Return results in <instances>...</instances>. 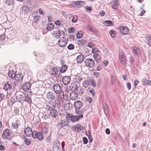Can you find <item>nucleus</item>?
<instances>
[{"label":"nucleus","mask_w":151,"mask_h":151,"mask_svg":"<svg viewBox=\"0 0 151 151\" xmlns=\"http://www.w3.org/2000/svg\"><path fill=\"white\" fill-rule=\"evenodd\" d=\"M66 119L69 122H75L79 120L81 118H83V114L75 116L71 114L67 113L66 114Z\"/></svg>","instance_id":"1"},{"label":"nucleus","mask_w":151,"mask_h":151,"mask_svg":"<svg viewBox=\"0 0 151 151\" xmlns=\"http://www.w3.org/2000/svg\"><path fill=\"white\" fill-rule=\"evenodd\" d=\"M53 89L56 94H60V96L61 99L64 98V95L63 91H62L61 86L58 84H56L53 86Z\"/></svg>","instance_id":"2"},{"label":"nucleus","mask_w":151,"mask_h":151,"mask_svg":"<svg viewBox=\"0 0 151 151\" xmlns=\"http://www.w3.org/2000/svg\"><path fill=\"white\" fill-rule=\"evenodd\" d=\"M85 63L86 66L89 68L93 67L95 64L94 60L90 58L86 59L85 60Z\"/></svg>","instance_id":"3"},{"label":"nucleus","mask_w":151,"mask_h":151,"mask_svg":"<svg viewBox=\"0 0 151 151\" xmlns=\"http://www.w3.org/2000/svg\"><path fill=\"white\" fill-rule=\"evenodd\" d=\"M2 137L5 139H11V137L10 134V132L8 129H6L3 131L2 135Z\"/></svg>","instance_id":"4"},{"label":"nucleus","mask_w":151,"mask_h":151,"mask_svg":"<svg viewBox=\"0 0 151 151\" xmlns=\"http://www.w3.org/2000/svg\"><path fill=\"white\" fill-rule=\"evenodd\" d=\"M68 42V39L65 37H61L58 41L59 46L61 47H65Z\"/></svg>","instance_id":"5"},{"label":"nucleus","mask_w":151,"mask_h":151,"mask_svg":"<svg viewBox=\"0 0 151 151\" xmlns=\"http://www.w3.org/2000/svg\"><path fill=\"white\" fill-rule=\"evenodd\" d=\"M31 86V83L28 82L23 84L22 88L23 91L26 92H30Z\"/></svg>","instance_id":"6"},{"label":"nucleus","mask_w":151,"mask_h":151,"mask_svg":"<svg viewBox=\"0 0 151 151\" xmlns=\"http://www.w3.org/2000/svg\"><path fill=\"white\" fill-rule=\"evenodd\" d=\"M119 56L121 63L122 64L125 65L126 63V60L124 53L122 51H121L119 52Z\"/></svg>","instance_id":"7"},{"label":"nucleus","mask_w":151,"mask_h":151,"mask_svg":"<svg viewBox=\"0 0 151 151\" xmlns=\"http://www.w3.org/2000/svg\"><path fill=\"white\" fill-rule=\"evenodd\" d=\"M120 32L123 34L126 35L128 34L129 29L126 26H121L119 28Z\"/></svg>","instance_id":"8"},{"label":"nucleus","mask_w":151,"mask_h":151,"mask_svg":"<svg viewBox=\"0 0 151 151\" xmlns=\"http://www.w3.org/2000/svg\"><path fill=\"white\" fill-rule=\"evenodd\" d=\"M70 98L72 100H75L78 99V94L76 92H72L70 93Z\"/></svg>","instance_id":"9"},{"label":"nucleus","mask_w":151,"mask_h":151,"mask_svg":"<svg viewBox=\"0 0 151 151\" xmlns=\"http://www.w3.org/2000/svg\"><path fill=\"white\" fill-rule=\"evenodd\" d=\"M83 105L81 101H77L74 102L73 106L76 109H79L83 106Z\"/></svg>","instance_id":"10"},{"label":"nucleus","mask_w":151,"mask_h":151,"mask_svg":"<svg viewBox=\"0 0 151 151\" xmlns=\"http://www.w3.org/2000/svg\"><path fill=\"white\" fill-rule=\"evenodd\" d=\"M47 98L50 100L54 99L55 98V94L52 92H49L47 94Z\"/></svg>","instance_id":"11"},{"label":"nucleus","mask_w":151,"mask_h":151,"mask_svg":"<svg viewBox=\"0 0 151 151\" xmlns=\"http://www.w3.org/2000/svg\"><path fill=\"white\" fill-rule=\"evenodd\" d=\"M21 11L22 12V13H24L25 14H27L29 12V9L28 6L27 5L23 6L21 9Z\"/></svg>","instance_id":"12"},{"label":"nucleus","mask_w":151,"mask_h":151,"mask_svg":"<svg viewBox=\"0 0 151 151\" xmlns=\"http://www.w3.org/2000/svg\"><path fill=\"white\" fill-rule=\"evenodd\" d=\"M60 143L58 141L54 144L53 146V151H60Z\"/></svg>","instance_id":"13"},{"label":"nucleus","mask_w":151,"mask_h":151,"mask_svg":"<svg viewBox=\"0 0 151 151\" xmlns=\"http://www.w3.org/2000/svg\"><path fill=\"white\" fill-rule=\"evenodd\" d=\"M23 76L21 73H19L16 75L15 77V80L18 82H20L23 79Z\"/></svg>","instance_id":"14"},{"label":"nucleus","mask_w":151,"mask_h":151,"mask_svg":"<svg viewBox=\"0 0 151 151\" xmlns=\"http://www.w3.org/2000/svg\"><path fill=\"white\" fill-rule=\"evenodd\" d=\"M58 71L57 68L53 67L51 68L50 72L51 74L55 76L58 74Z\"/></svg>","instance_id":"15"},{"label":"nucleus","mask_w":151,"mask_h":151,"mask_svg":"<svg viewBox=\"0 0 151 151\" xmlns=\"http://www.w3.org/2000/svg\"><path fill=\"white\" fill-rule=\"evenodd\" d=\"M70 78L69 76H65L64 77L63 79V83L65 85H68L70 81Z\"/></svg>","instance_id":"16"},{"label":"nucleus","mask_w":151,"mask_h":151,"mask_svg":"<svg viewBox=\"0 0 151 151\" xmlns=\"http://www.w3.org/2000/svg\"><path fill=\"white\" fill-rule=\"evenodd\" d=\"M32 130L29 127L26 128L24 130L25 134L27 136H30L32 133Z\"/></svg>","instance_id":"17"},{"label":"nucleus","mask_w":151,"mask_h":151,"mask_svg":"<svg viewBox=\"0 0 151 151\" xmlns=\"http://www.w3.org/2000/svg\"><path fill=\"white\" fill-rule=\"evenodd\" d=\"M77 62L79 63H81L84 60V56L82 55H80L77 57L76 58Z\"/></svg>","instance_id":"18"},{"label":"nucleus","mask_w":151,"mask_h":151,"mask_svg":"<svg viewBox=\"0 0 151 151\" xmlns=\"http://www.w3.org/2000/svg\"><path fill=\"white\" fill-rule=\"evenodd\" d=\"M50 114L52 117L55 118L58 115L57 111L55 109H52L50 111Z\"/></svg>","instance_id":"19"},{"label":"nucleus","mask_w":151,"mask_h":151,"mask_svg":"<svg viewBox=\"0 0 151 151\" xmlns=\"http://www.w3.org/2000/svg\"><path fill=\"white\" fill-rule=\"evenodd\" d=\"M52 34L54 36L58 38H59L61 35L60 31L59 30L54 31Z\"/></svg>","instance_id":"20"},{"label":"nucleus","mask_w":151,"mask_h":151,"mask_svg":"<svg viewBox=\"0 0 151 151\" xmlns=\"http://www.w3.org/2000/svg\"><path fill=\"white\" fill-rule=\"evenodd\" d=\"M112 7L114 9H117V6L118 5V1L116 0H113L111 2Z\"/></svg>","instance_id":"21"},{"label":"nucleus","mask_w":151,"mask_h":151,"mask_svg":"<svg viewBox=\"0 0 151 151\" xmlns=\"http://www.w3.org/2000/svg\"><path fill=\"white\" fill-rule=\"evenodd\" d=\"M8 75L9 77L12 79L15 78L16 76L15 72L13 70H10L8 73Z\"/></svg>","instance_id":"22"},{"label":"nucleus","mask_w":151,"mask_h":151,"mask_svg":"<svg viewBox=\"0 0 151 151\" xmlns=\"http://www.w3.org/2000/svg\"><path fill=\"white\" fill-rule=\"evenodd\" d=\"M46 109L48 110H50L53 109L55 108V106L53 105V104L51 103H49L46 105Z\"/></svg>","instance_id":"23"},{"label":"nucleus","mask_w":151,"mask_h":151,"mask_svg":"<svg viewBox=\"0 0 151 151\" xmlns=\"http://www.w3.org/2000/svg\"><path fill=\"white\" fill-rule=\"evenodd\" d=\"M54 25L53 24L49 23L47 24L46 29L48 31H50L54 28Z\"/></svg>","instance_id":"24"},{"label":"nucleus","mask_w":151,"mask_h":151,"mask_svg":"<svg viewBox=\"0 0 151 151\" xmlns=\"http://www.w3.org/2000/svg\"><path fill=\"white\" fill-rule=\"evenodd\" d=\"M93 57L96 61L98 63L101 62V56L98 54H95V55H93Z\"/></svg>","instance_id":"25"},{"label":"nucleus","mask_w":151,"mask_h":151,"mask_svg":"<svg viewBox=\"0 0 151 151\" xmlns=\"http://www.w3.org/2000/svg\"><path fill=\"white\" fill-rule=\"evenodd\" d=\"M4 88L6 90H8L12 88V86L10 84L6 83L4 85Z\"/></svg>","instance_id":"26"},{"label":"nucleus","mask_w":151,"mask_h":151,"mask_svg":"<svg viewBox=\"0 0 151 151\" xmlns=\"http://www.w3.org/2000/svg\"><path fill=\"white\" fill-rule=\"evenodd\" d=\"M82 85L83 87L86 88L88 87L89 85V79H88L87 80H85L82 83Z\"/></svg>","instance_id":"27"},{"label":"nucleus","mask_w":151,"mask_h":151,"mask_svg":"<svg viewBox=\"0 0 151 151\" xmlns=\"http://www.w3.org/2000/svg\"><path fill=\"white\" fill-rule=\"evenodd\" d=\"M20 92H17L15 93V96L17 99H19V101L22 100V96L20 94Z\"/></svg>","instance_id":"28"},{"label":"nucleus","mask_w":151,"mask_h":151,"mask_svg":"<svg viewBox=\"0 0 151 151\" xmlns=\"http://www.w3.org/2000/svg\"><path fill=\"white\" fill-rule=\"evenodd\" d=\"M104 112L105 114H108L109 112V106L106 104H104L103 105Z\"/></svg>","instance_id":"29"},{"label":"nucleus","mask_w":151,"mask_h":151,"mask_svg":"<svg viewBox=\"0 0 151 151\" xmlns=\"http://www.w3.org/2000/svg\"><path fill=\"white\" fill-rule=\"evenodd\" d=\"M88 79L89 82V85L91 84L94 87H95L96 86V84L94 81V79L92 78H89Z\"/></svg>","instance_id":"30"},{"label":"nucleus","mask_w":151,"mask_h":151,"mask_svg":"<svg viewBox=\"0 0 151 151\" xmlns=\"http://www.w3.org/2000/svg\"><path fill=\"white\" fill-rule=\"evenodd\" d=\"M24 142L27 146L29 145L31 143V142L29 139L24 137Z\"/></svg>","instance_id":"31"},{"label":"nucleus","mask_w":151,"mask_h":151,"mask_svg":"<svg viewBox=\"0 0 151 151\" xmlns=\"http://www.w3.org/2000/svg\"><path fill=\"white\" fill-rule=\"evenodd\" d=\"M37 138L39 140H42L44 138L43 133L42 132H38L37 135Z\"/></svg>","instance_id":"32"},{"label":"nucleus","mask_w":151,"mask_h":151,"mask_svg":"<svg viewBox=\"0 0 151 151\" xmlns=\"http://www.w3.org/2000/svg\"><path fill=\"white\" fill-rule=\"evenodd\" d=\"M81 126L79 124L77 125L74 127L73 129L76 131H80L81 130Z\"/></svg>","instance_id":"33"},{"label":"nucleus","mask_w":151,"mask_h":151,"mask_svg":"<svg viewBox=\"0 0 151 151\" xmlns=\"http://www.w3.org/2000/svg\"><path fill=\"white\" fill-rule=\"evenodd\" d=\"M67 68V66L66 65H64L61 67L60 72L62 73H63L66 70Z\"/></svg>","instance_id":"34"},{"label":"nucleus","mask_w":151,"mask_h":151,"mask_svg":"<svg viewBox=\"0 0 151 151\" xmlns=\"http://www.w3.org/2000/svg\"><path fill=\"white\" fill-rule=\"evenodd\" d=\"M83 2L82 1H73L72 3L73 5H74L75 6L81 5V4H83Z\"/></svg>","instance_id":"35"},{"label":"nucleus","mask_w":151,"mask_h":151,"mask_svg":"<svg viewBox=\"0 0 151 151\" xmlns=\"http://www.w3.org/2000/svg\"><path fill=\"white\" fill-rule=\"evenodd\" d=\"M102 50V51L101 52V53L102 55H105L107 54L108 52V49L105 47H103Z\"/></svg>","instance_id":"36"},{"label":"nucleus","mask_w":151,"mask_h":151,"mask_svg":"<svg viewBox=\"0 0 151 151\" xmlns=\"http://www.w3.org/2000/svg\"><path fill=\"white\" fill-rule=\"evenodd\" d=\"M5 4L8 5H11L14 4L13 0H5Z\"/></svg>","instance_id":"37"},{"label":"nucleus","mask_w":151,"mask_h":151,"mask_svg":"<svg viewBox=\"0 0 151 151\" xmlns=\"http://www.w3.org/2000/svg\"><path fill=\"white\" fill-rule=\"evenodd\" d=\"M147 40V43L148 45L151 46V38L150 36L147 35V37H145Z\"/></svg>","instance_id":"38"},{"label":"nucleus","mask_w":151,"mask_h":151,"mask_svg":"<svg viewBox=\"0 0 151 151\" xmlns=\"http://www.w3.org/2000/svg\"><path fill=\"white\" fill-rule=\"evenodd\" d=\"M92 52L94 54L93 55H95V54H97L98 53H99V51L97 48H94L92 49Z\"/></svg>","instance_id":"39"},{"label":"nucleus","mask_w":151,"mask_h":151,"mask_svg":"<svg viewBox=\"0 0 151 151\" xmlns=\"http://www.w3.org/2000/svg\"><path fill=\"white\" fill-rule=\"evenodd\" d=\"M83 34L81 31L78 32L76 34V36L77 38L80 39L83 36Z\"/></svg>","instance_id":"40"},{"label":"nucleus","mask_w":151,"mask_h":151,"mask_svg":"<svg viewBox=\"0 0 151 151\" xmlns=\"http://www.w3.org/2000/svg\"><path fill=\"white\" fill-rule=\"evenodd\" d=\"M77 81L78 83H80L83 79V77L81 76H77L76 77Z\"/></svg>","instance_id":"41"},{"label":"nucleus","mask_w":151,"mask_h":151,"mask_svg":"<svg viewBox=\"0 0 151 151\" xmlns=\"http://www.w3.org/2000/svg\"><path fill=\"white\" fill-rule=\"evenodd\" d=\"M38 133V132L36 131H33L32 133V137L34 138H36L37 137V135Z\"/></svg>","instance_id":"42"},{"label":"nucleus","mask_w":151,"mask_h":151,"mask_svg":"<svg viewBox=\"0 0 151 151\" xmlns=\"http://www.w3.org/2000/svg\"><path fill=\"white\" fill-rule=\"evenodd\" d=\"M112 24V22L109 20L106 21L104 22V24L108 26H110Z\"/></svg>","instance_id":"43"},{"label":"nucleus","mask_w":151,"mask_h":151,"mask_svg":"<svg viewBox=\"0 0 151 151\" xmlns=\"http://www.w3.org/2000/svg\"><path fill=\"white\" fill-rule=\"evenodd\" d=\"M42 130L44 133H47L48 131V128L47 126H45L43 128Z\"/></svg>","instance_id":"44"},{"label":"nucleus","mask_w":151,"mask_h":151,"mask_svg":"<svg viewBox=\"0 0 151 151\" xmlns=\"http://www.w3.org/2000/svg\"><path fill=\"white\" fill-rule=\"evenodd\" d=\"M33 18V21L35 22H37L38 21H39V17L37 15H36L35 16H34Z\"/></svg>","instance_id":"45"},{"label":"nucleus","mask_w":151,"mask_h":151,"mask_svg":"<svg viewBox=\"0 0 151 151\" xmlns=\"http://www.w3.org/2000/svg\"><path fill=\"white\" fill-rule=\"evenodd\" d=\"M12 127L14 129H17L18 127V124L16 122H13L12 124Z\"/></svg>","instance_id":"46"},{"label":"nucleus","mask_w":151,"mask_h":151,"mask_svg":"<svg viewBox=\"0 0 151 151\" xmlns=\"http://www.w3.org/2000/svg\"><path fill=\"white\" fill-rule=\"evenodd\" d=\"M68 32L70 33H73L75 31V29L73 27H70L68 28Z\"/></svg>","instance_id":"47"},{"label":"nucleus","mask_w":151,"mask_h":151,"mask_svg":"<svg viewBox=\"0 0 151 151\" xmlns=\"http://www.w3.org/2000/svg\"><path fill=\"white\" fill-rule=\"evenodd\" d=\"M77 20V17L76 16H73L72 18V22L73 23H76Z\"/></svg>","instance_id":"48"},{"label":"nucleus","mask_w":151,"mask_h":151,"mask_svg":"<svg viewBox=\"0 0 151 151\" xmlns=\"http://www.w3.org/2000/svg\"><path fill=\"white\" fill-rule=\"evenodd\" d=\"M85 9L86 12H90L92 10L91 7H90L88 6H86Z\"/></svg>","instance_id":"49"},{"label":"nucleus","mask_w":151,"mask_h":151,"mask_svg":"<svg viewBox=\"0 0 151 151\" xmlns=\"http://www.w3.org/2000/svg\"><path fill=\"white\" fill-rule=\"evenodd\" d=\"M109 34L112 37H114L115 35V32L113 31H110L109 32Z\"/></svg>","instance_id":"50"},{"label":"nucleus","mask_w":151,"mask_h":151,"mask_svg":"<svg viewBox=\"0 0 151 151\" xmlns=\"http://www.w3.org/2000/svg\"><path fill=\"white\" fill-rule=\"evenodd\" d=\"M68 49L69 50H71L74 49V47L73 45L70 44L67 47Z\"/></svg>","instance_id":"51"},{"label":"nucleus","mask_w":151,"mask_h":151,"mask_svg":"<svg viewBox=\"0 0 151 151\" xmlns=\"http://www.w3.org/2000/svg\"><path fill=\"white\" fill-rule=\"evenodd\" d=\"M64 107L67 109H69L70 108V104L69 103H65L64 105Z\"/></svg>","instance_id":"52"},{"label":"nucleus","mask_w":151,"mask_h":151,"mask_svg":"<svg viewBox=\"0 0 151 151\" xmlns=\"http://www.w3.org/2000/svg\"><path fill=\"white\" fill-rule=\"evenodd\" d=\"M78 91L79 93H81L82 95H83L84 91L83 88H78Z\"/></svg>","instance_id":"53"},{"label":"nucleus","mask_w":151,"mask_h":151,"mask_svg":"<svg viewBox=\"0 0 151 151\" xmlns=\"http://www.w3.org/2000/svg\"><path fill=\"white\" fill-rule=\"evenodd\" d=\"M88 47L92 48L94 46L95 44L92 42H90L88 43Z\"/></svg>","instance_id":"54"},{"label":"nucleus","mask_w":151,"mask_h":151,"mask_svg":"<svg viewBox=\"0 0 151 151\" xmlns=\"http://www.w3.org/2000/svg\"><path fill=\"white\" fill-rule=\"evenodd\" d=\"M88 28L91 31L93 32L94 33H95L96 32V30H95L93 27H88Z\"/></svg>","instance_id":"55"},{"label":"nucleus","mask_w":151,"mask_h":151,"mask_svg":"<svg viewBox=\"0 0 151 151\" xmlns=\"http://www.w3.org/2000/svg\"><path fill=\"white\" fill-rule=\"evenodd\" d=\"M83 141L84 144H86L88 142V140L86 137H84L83 139Z\"/></svg>","instance_id":"56"},{"label":"nucleus","mask_w":151,"mask_h":151,"mask_svg":"<svg viewBox=\"0 0 151 151\" xmlns=\"http://www.w3.org/2000/svg\"><path fill=\"white\" fill-rule=\"evenodd\" d=\"M127 88L128 90H130L131 88V83H128L127 84Z\"/></svg>","instance_id":"57"},{"label":"nucleus","mask_w":151,"mask_h":151,"mask_svg":"<svg viewBox=\"0 0 151 151\" xmlns=\"http://www.w3.org/2000/svg\"><path fill=\"white\" fill-rule=\"evenodd\" d=\"M80 42L81 44L83 45V44H84L86 43V41L83 40H80Z\"/></svg>","instance_id":"58"},{"label":"nucleus","mask_w":151,"mask_h":151,"mask_svg":"<svg viewBox=\"0 0 151 151\" xmlns=\"http://www.w3.org/2000/svg\"><path fill=\"white\" fill-rule=\"evenodd\" d=\"M5 149V147L2 145H0V150L2 151L4 150Z\"/></svg>","instance_id":"59"},{"label":"nucleus","mask_w":151,"mask_h":151,"mask_svg":"<svg viewBox=\"0 0 151 151\" xmlns=\"http://www.w3.org/2000/svg\"><path fill=\"white\" fill-rule=\"evenodd\" d=\"M99 14L101 16H103L105 14V12L103 11H100L99 12Z\"/></svg>","instance_id":"60"},{"label":"nucleus","mask_w":151,"mask_h":151,"mask_svg":"<svg viewBox=\"0 0 151 151\" xmlns=\"http://www.w3.org/2000/svg\"><path fill=\"white\" fill-rule=\"evenodd\" d=\"M106 133L107 134H109L110 133V130L109 129L107 128L105 130Z\"/></svg>","instance_id":"61"},{"label":"nucleus","mask_w":151,"mask_h":151,"mask_svg":"<svg viewBox=\"0 0 151 151\" xmlns=\"http://www.w3.org/2000/svg\"><path fill=\"white\" fill-rule=\"evenodd\" d=\"M142 82L143 85H147V80H145L142 81Z\"/></svg>","instance_id":"62"},{"label":"nucleus","mask_w":151,"mask_h":151,"mask_svg":"<svg viewBox=\"0 0 151 151\" xmlns=\"http://www.w3.org/2000/svg\"><path fill=\"white\" fill-rule=\"evenodd\" d=\"M4 97V95L2 93L0 94V101H1Z\"/></svg>","instance_id":"63"},{"label":"nucleus","mask_w":151,"mask_h":151,"mask_svg":"<svg viewBox=\"0 0 151 151\" xmlns=\"http://www.w3.org/2000/svg\"><path fill=\"white\" fill-rule=\"evenodd\" d=\"M147 85H151V81L149 80H147Z\"/></svg>","instance_id":"64"}]
</instances>
